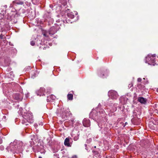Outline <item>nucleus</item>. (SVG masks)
<instances>
[{"label": "nucleus", "instance_id": "obj_1", "mask_svg": "<svg viewBox=\"0 0 158 158\" xmlns=\"http://www.w3.org/2000/svg\"><path fill=\"white\" fill-rule=\"evenodd\" d=\"M23 119L22 123L26 125H28V123H31L33 122V116L32 113L29 112L24 113L23 115Z\"/></svg>", "mask_w": 158, "mask_h": 158}, {"label": "nucleus", "instance_id": "obj_2", "mask_svg": "<svg viewBox=\"0 0 158 158\" xmlns=\"http://www.w3.org/2000/svg\"><path fill=\"white\" fill-rule=\"evenodd\" d=\"M15 143V142H14L13 143H11L9 147V149L14 153L15 152H17L18 151H19L22 148V143H21L19 144V145L18 144L16 145Z\"/></svg>", "mask_w": 158, "mask_h": 158}, {"label": "nucleus", "instance_id": "obj_3", "mask_svg": "<svg viewBox=\"0 0 158 158\" xmlns=\"http://www.w3.org/2000/svg\"><path fill=\"white\" fill-rule=\"evenodd\" d=\"M156 54L148 55L145 58V62L148 64L154 66L156 64L154 57Z\"/></svg>", "mask_w": 158, "mask_h": 158}, {"label": "nucleus", "instance_id": "obj_4", "mask_svg": "<svg viewBox=\"0 0 158 158\" xmlns=\"http://www.w3.org/2000/svg\"><path fill=\"white\" fill-rule=\"evenodd\" d=\"M61 111L62 112L61 116L63 119H66L72 116V114L69 108H61Z\"/></svg>", "mask_w": 158, "mask_h": 158}, {"label": "nucleus", "instance_id": "obj_5", "mask_svg": "<svg viewBox=\"0 0 158 158\" xmlns=\"http://www.w3.org/2000/svg\"><path fill=\"white\" fill-rule=\"evenodd\" d=\"M108 95L110 98L112 99H116L118 97V95L115 91L111 90L108 93Z\"/></svg>", "mask_w": 158, "mask_h": 158}, {"label": "nucleus", "instance_id": "obj_6", "mask_svg": "<svg viewBox=\"0 0 158 158\" xmlns=\"http://www.w3.org/2000/svg\"><path fill=\"white\" fill-rule=\"evenodd\" d=\"M97 110H93L90 114V116L92 117L94 119L96 118V117L98 115L97 113Z\"/></svg>", "mask_w": 158, "mask_h": 158}, {"label": "nucleus", "instance_id": "obj_7", "mask_svg": "<svg viewBox=\"0 0 158 158\" xmlns=\"http://www.w3.org/2000/svg\"><path fill=\"white\" fill-rule=\"evenodd\" d=\"M45 91V90L44 88H41L39 90L36 91V93L38 96H43L44 95Z\"/></svg>", "mask_w": 158, "mask_h": 158}, {"label": "nucleus", "instance_id": "obj_8", "mask_svg": "<svg viewBox=\"0 0 158 158\" xmlns=\"http://www.w3.org/2000/svg\"><path fill=\"white\" fill-rule=\"evenodd\" d=\"M82 123L83 126L85 127H88L90 126V122L89 119L85 118L83 119Z\"/></svg>", "mask_w": 158, "mask_h": 158}, {"label": "nucleus", "instance_id": "obj_9", "mask_svg": "<svg viewBox=\"0 0 158 158\" xmlns=\"http://www.w3.org/2000/svg\"><path fill=\"white\" fill-rule=\"evenodd\" d=\"M57 31V29L54 27H52L50 29L48 33L50 35H53Z\"/></svg>", "mask_w": 158, "mask_h": 158}, {"label": "nucleus", "instance_id": "obj_10", "mask_svg": "<svg viewBox=\"0 0 158 158\" xmlns=\"http://www.w3.org/2000/svg\"><path fill=\"white\" fill-rule=\"evenodd\" d=\"M64 144L65 146L71 147L72 143L70 142L69 138H66L64 140Z\"/></svg>", "mask_w": 158, "mask_h": 158}, {"label": "nucleus", "instance_id": "obj_11", "mask_svg": "<svg viewBox=\"0 0 158 158\" xmlns=\"http://www.w3.org/2000/svg\"><path fill=\"white\" fill-rule=\"evenodd\" d=\"M138 101L141 104H145L146 103L147 99L146 98L140 97L138 98Z\"/></svg>", "mask_w": 158, "mask_h": 158}, {"label": "nucleus", "instance_id": "obj_12", "mask_svg": "<svg viewBox=\"0 0 158 158\" xmlns=\"http://www.w3.org/2000/svg\"><path fill=\"white\" fill-rule=\"evenodd\" d=\"M55 96L53 95H51L47 97V99L48 102H52L55 99Z\"/></svg>", "mask_w": 158, "mask_h": 158}, {"label": "nucleus", "instance_id": "obj_13", "mask_svg": "<svg viewBox=\"0 0 158 158\" xmlns=\"http://www.w3.org/2000/svg\"><path fill=\"white\" fill-rule=\"evenodd\" d=\"M22 96L20 94H16L15 98L17 100H20L22 99Z\"/></svg>", "mask_w": 158, "mask_h": 158}, {"label": "nucleus", "instance_id": "obj_14", "mask_svg": "<svg viewBox=\"0 0 158 158\" xmlns=\"http://www.w3.org/2000/svg\"><path fill=\"white\" fill-rule=\"evenodd\" d=\"M97 111H98L99 113L100 114H103L105 113V111L103 109H100L98 107L96 109Z\"/></svg>", "mask_w": 158, "mask_h": 158}, {"label": "nucleus", "instance_id": "obj_15", "mask_svg": "<svg viewBox=\"0 0 158 158\" xmlns=\"http://www.w3.org/2000/svg\"><path fill=\"white\" fill-rule=\"evenodd\" d=\"M13 3L17 4L22 5L23 2L19 0H15L13 2Z\"/></svg>", "mask_w": 158, "mask_h": 158}, {"label": "nucleus", "instance_id": "obj_16", "mask_svg": "<svg viewBox=\"0 0 158 158\" xmlns=\"http://www.w3.org/2000/svg\"><path fill=\"white\" fill-rule=\"evenodd\" d=\"M68 99L72 100L73 99V94H69L67 95Z\"/></svg>", "mask_w": 158, "mask_h": 158}, {"label": "nucleus", "instance_id": "obj_17", "mask_svg": "<svg viewBox=\"0 0 158 158\" xmlns=\"http://www.w3.org/2000/svg\"><path fill=\"white\" fill-rule=\"evenodd\" d=\"M67 15L68 17L71 19H73L74 17V15L70 13H67Z\"/></svg>", "mask_w": 158, "mask_h": 158}, {"label": "nucleus", "instance_id": "obj_18", "mask_svg": "<svg viewBox=\"0 0 158 158\" xmlns=\"http://www.w3.org/2000/svg\"><path fill=\"white\" fill-rule=\"evenodd\" d=\"M6 37L5 35L4 34H3L2 33H1L0 35V39H6Z\"/></svg>", "mask_w": 158, "mask_h": 158}, {"label": "nucleus", "instance_id": "obj_19", "mask_svg": "<svg viewBox=\"0 0 158 158\" xmlns=\"http://www.w3.org/2000/svg\"><path fill=\"white\" fill-rule=\"evenodd\" d=\"M105 72L104 73V74H103L102 75V74L103 73H100V75H99L100 76V77H102V78H104V77L103 76L105 74H106V72Z\"/></svg>", "mask_w": 158, "mask_h": 158}, {"label": "nucleus", "instance_id": "obj_20", "mask_svg": "<svg viewBox=\"0 0 158 158\" xmlns=\"http://www.w3.org/2000/svg\"><path fill=\"white\" fill-rule=\"evenodd\" d=\"M30 44L32 46H34L35 44V42L33 41H31L30 42Z\"/></svg>", "mask_w": 158, "mask_h": 158}, {"label": "nucleus", "instance_id": "obj_21", "mask_svg": "<svg viewBox=\"0 0 158 158\" xmlns=\"http://www.w3.org/2000/svg\"><path fill=\"white\" fill-rule=\"evenodd\" d=\"M132 86H133L132 84V83H131L128 85V87L130 88L131 87H132Z\"/></svg>", "mask_w": 158, "mask_h": 158}, {"label": "nucleus", "instance_id": "obj_22", "mask_svg": "<svg viewBox=\"0 0 158 158\" xmlns=\"http://www.w3.org/2000/svg\"><path fill=\"white\" fill-rule=\"evenodd\" d=\"M79 137L78 136L75 137L74 138V140L75 141H76L78 139Z\"/></svg>", "mask_w": 158, "mask_h": 158}, {"label": "nucleus", "instance_id": "obj_23", "mask_svg": "<svg viewBox=\"0 0 158 158\" xmlns=\"http://www.w3.org/2000/svg\"><path fill=\"white\" fill-rule=\"evenodd\" d=\"M142 80L141 78H138L137 79V81L138 82H140Z\"/></svg>", "mask_w": 158, "mask_h": 158}, {"label": "nucleus", "instance_id": "obj_24", "mask_svg": "<svg viewBox=\"0 0 158 158\" xmlns=\"http://www.w3.org/2000/svg\"><path fill=\"white\" fill-rule=\"evenodd\" d=\"M74 118H72L71 120V121H72V122L73 123L74 122Z\"/></svg>", "mask_w": 158, "mask_h": 158}, {"label": "nucleus", "instance_id": "obj_25", "mask_svg": "<svg viewBox=\"0 0 158 158\" xmlns=\"http://www.w3.org/2000/svg\"><path fill=\"white\" fill-rule=\"evenodd\" d=\"M2 140L1 138H0V144L2 143Z\"/></svg>", "mask_w": 158, "mask_h": 158}, {"label": "nucleus", "instance_id": "obj_26", "mask_svg": "<svg viewBox=\"0 0 158 158\" xmlns=\"http://www.w3.org/2000/svg\"><path fill=\"white\" fill-rule=\"evenodd\" d=\"M44 36H46V34H44Z\"/></svg>", "mask_w": 158, "mask_h": 158}, {"label": "nucleus", "instance_id": "obj_27", "mask_svg": "<svg viewBox=\"0 0 158 158\" xmlns=\"http://www.w3.org/2000/svg\"><path fill=\"white\" fill-rule=\"evenodd\" d=\"M94 148H96V146H94Z\"/></svg>", "mask_w": 158, "mask_h": 158}, {"label": "nucleus", "instance_id": "obj_28", "mask_svg": "<svg viewBox=\"0 0 158 158\" xmlns=\"http://www.w3.org/2000/svg\"><path fill=\"white\" fill-rule=\"evenodd\" d=\"M39 158H42L41 157H40Z\"/></svg>", "mask_w": 158, "mask_h": 158}, {"label": "nucleus", "instance_id": "obj_29", "mask_svg": "<svg viewBox=\"0 0 158 158\" xmlns=\"http://www.w3.org/2000/svg\"><path fill=\"white\" fill-rule=\"evenodd\" d=\"M41 125H43V124H42V123H41Z\"/></svg>", "mask_w": 158, "mask_h": 158}, {"label": "nucleus", "instance_id": "obj_30", "mask_svg": "<svg viewBox=\"0 0 158 158\" xmlns=\"http://www.w3.org/2000/svg\"><path fill=\"white\" fill-rule=\"evenodd\" d=\"M127 122H126V123H125V124H127Z\"/></svg>", "mask_w": 158, "mask_h": 158}, {"label": "nucleus", "instance_id": "obj_31", "mask_svg": "<svg viewBox=\"0 0 158 158\" xmlns=\"http://www.w3.org/2000/svg\"><path fill=\"white\" fill-rule=\"evenodd\" d=\"M85 146H86V144H85Z\"/></svg>", "mask_w": 158, "mask_h": 158}]
</instances>
